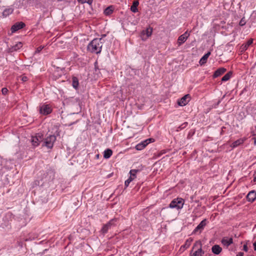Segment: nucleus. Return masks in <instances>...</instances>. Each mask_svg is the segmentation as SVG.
Listing matches in <instances>:
<instances>
[{"label":"nucleus","mask_w":256,"mask_h":256,"mask_svg":"<svg viewBox=\"0 0 256 256\" xmlns=\"http://www.w3.org/2000/svg\"><path fill=\"white\" fill-rule=\"evenodd\" d=\"M112 150L111 149L108 148L104 152V158H109L112 154Z\"/></svg>","instance_id":"29"},{"label":"nucleus","mask_w":256,"mask_h":256,"mask_svg":"<svg viewBox=\"0 0 256 256\" xmlns=\"http://www.w3.org/2000/svg\"><path fill=\"white\" fill-rule=\"evenodd\" d=\"M253 182L256 183V170L254 172Z\"/></svg>","instance_id":"42"},{"label":"nucleus","mask_w":256,"mask_h":256,"mask_svg":"<svg viewBox=\"0 0 256 256\" xmlns=\"http://www.w3.org/2000/svg\"><path fill=\"white\" fill-rule=\"evenodd\" d=\"M211 54L210 52H208L200 60L199 63L200 66L204 65L207 62L208 58L210 56Z\"/></svg>","instance_id":"22"},{"label":"nucleus","mask_w":256,"mask_h":256,"mask_svg":"<svg viewBox=\"0 0 256 256\" xmlns=\"http://www.w3.org/2000/svg\"><path fill=\"white\" fill-rule=\"evenodd\" d=\"M226 72V69L224 68H218L212 74V78H216L218 76H222Z\"/></svg>","instance_id":"17"},{"label":"nucleus","mask_w":256,"mask_h":256,"mask_svg":"<svg viewBox=\"0 0 256 256\" xmlns=\"http://www.w3.org/2000/svg\"><path fill=\"white\" fill-rule=\"evenodd\" d=\"M250 133L252 136V140H254V144H256V126H254V128H251Z\"/></svg>","instance_id":"32"},{"label":"nucleus","mask_w":256,"mask_h":256,"mask_svg":"<svg viewBox=\"0 0 256 256\" xmlns=\"http://www.w3.org/2000/svg\"><path fill=\"white\" fill-rule=\"evenodd\" d=\"M168 151H169V150H168V149L162 150L160 151H158V152H156V153L154 154V158H159L162 154L168 152Z\"/></svg>","instance_id":"30"},{"label":"nucleus","mask_w":256,"mask_h":256,"mask_svg":"<svg viewBox=\"0 0 256 256\" xmlns=\"http://www.w3.org/2000/svg\"><path fill=\"white\" fill-rule=\"evenodd\" d=\"M26 26L25 23L22 22H16L12 26L10 30L12 33H14L20 29L24 28Z\"/></svg>","instance_id":"10"},{"label":"nucleus","mask_w":256,"mask_h":256,"mask_svg":"<svg viewBox=\"0 0 256 256\" xmlns=\"http://www.w3.org/2000/svg\"><path fill=\"white\" fill-rule=\"evenodd\" d=\"M246 200L250 202H253L256 199V191L252 190L250 191L247 194Z\"/></svg>","instance_id":"18"},{"label":"nucleus","mask_w":256,"mask_h":256,"mask_svg":"<svg viewBox=\"0 0 256 256\" xmlns=\"http://www.w3.org/2000/svg\"><path fill=\"white\" fill-rule=\"evenodd\" d=\"M56 138L54 135H50L44 139V143L42 146H46L48 148L52 149L54 146V143L56 142Z\"/></svg>","instance_id":"5"},{"label":"nucleus","mask_w":256,"mask_h":256,"mask_svg":"<svg viewBox=\"0 0 256 256\" xmlns=\"http://www.w3.org/2000/svg\"><path fill=\"white\" fill-rule=\"evenodd\" d=\"M34 184L36 185H38L39 184V181L38 180H36L34 181Z\"/></svg>","instance_id":"46"},{"label":"nucleus","mask_w":256,"mask_h":256,"mask_svg":"<svg viewBox=\"0 0 256 256\" xmlns=\"http://www.w3.org/2000/svg\"><path fill=\"white\" fill-rule=\"evenodd\" d=\"M44 48V46H40L38 47L35 51V54L40 53L42 50Z\"/></svg>","instance_id":"38"},{"label":"nucleus","mask_w":256,"mask_h":256,"mask_svg":"<svg viewBox=\"0 0 256 256\" xmlns=\"http://www.w3.org/2000/svg\"><path fill=\"white\" fill-rule=\"evenodd\" d=\"M102 38H95L87 46V50L92 54H98L101 52L102 43Z\"/></svg>","instance_id":"1"},{"label":"nucleus","mask_w":256,"mask_h":256,"mask_svg":"<svg viewBox=\"0 0 256 256\" xmlns=\"http://www.w3.org/2000/svg\"><path fill=\"white\" fill-rule=\"evenodd\" d=\"M53 106L50 104H44L39 108V113L42 116H48L52 113Z\"/></svg>","instance_id":"2"},{"label":"nucleus","mask_w":256,"mask_h":256,"mask_svg":"<svg viewBox=\"0 0 256 256\" xmlns=\"http://www.w3.org/2000/svg\"><path fill=\"white\" fill-rule=\"evenodd\" d=\"M114 6L110 5L104 10V14L106 16H110L114 12Z\"/></svg>","instance_id":"21"},{"label":"nucleus","mask_w":256,"mask_h":256,"mask_svg":"<svg viewBox=\"0 0 256 256\" xmlns=\"http://www.w3.org/2000/svg\"><path fill=\"white\" fill-rule=\"evenodd\" d=\"M188 125V122H184L183 124H182L177 129V131L178 132L180 130H181L183 129H184L185 128H186Z\"/></svg>","instance_id":"33"},{"label":"nucleus","mask_w":256,"mask_h":256,"mask_svg":"<svg viewBox=\"0 0 256 256\" xmlns=\"http://www.w3.org/2000/svg\"><path fill=\"white\" fill-rule=\"evenodd\" d=\"M118 218H114L109 220L106 224L103 225L100 230V232L102 234H105L108 232V230L112 226H116V222H118Z\"/></svg>","instance_id":"4"},{"label":"nucleus","mask_w":256,"mask_h":256,"mask_svg":"<svg viewBox=\"0 0 256 256\" xmlns=\"http://www.w3.org/2000/svg\"><path fill=\"white\" fill-rule=\"evenodd\" d=\"M248 138L246 136L240 138L236 141L234 142L231 144L230 147L232 148H234L237 146H238L242 144L245 141L247 140Z\"/></svg>","instance_id":"15"},{"label":"nucleus","mask_w":256,"mask_h":256,"mask_svg":"<svg viewBox=\"0 0 256 256\" xmlns=\"http://www.w3.org/2000/svg\"><path fill=\"white\" fill-rule=\"evenodd\" d=\"M139 4L138 0H134L132 2V4L130 7V10L133 12H138V6Z\"/></svg>","instance_id":"25"},{"label":"nucleus","mask_w":256,"mask_h":256,"mask_svg":"<svg viewBox=\"0 0 256 256\" xmlns=\"http://www.w3.org/2000/svg\"><path fill=\"white\" fill-rule=\"evenodd\" d=\"M212 252L216 254H219L222 251V248L218 244L214 245L212 248Z\"/></svg>","instance_id":"26"},{"label":"nucleus","mask_w":256,"mask_h":256,"mask_svg":"<svg viewBox=\"0 0 256 256\" xmlns=\"http://www.w3.org/2000/svg\"><path fill=\"white\" fill-rule=\"evenodd\" d=\"M254 246V250H256V242L253 244Z\"/></svg>","instance_id":"45"},{"label":"nucleus","mask_w":256,"mask_h":256,"mask_svg":"<svg viewBox=\"0 0 256 256\" xmlns=\"http://www.w3.org/2000/svg\"><path fill=\"white\" fill-rule=\"evenodd\" d=\"M244 250L247 252L248 250V247L247 246V244H244V248H243Z\"/></svg>","instance_id":"43"},{"label":"nucleus","mask_w":256,"mask_h":256,"mask_svg":"<svg viewBox=\"0 0 256 256\" xmlns=\"http://www.w3.org/2000/svg\"><path fill=\"white\" fill-rule=\"evenodd\" d=\"M153 32V28L150 26L148 28H147L146 30H142L140 32L141 36H144V35H146V38H148L150 36L152 35Z\"/></svg>","instance_id":"19"},{"label":"nucleus","mask_w":256,"mask_h":256,"mask_svg":"<svg viewBox=\"0 0 256 256\" xmlns=\"http://www.w3.org/2000/svg\"><path fill=\"white\" fill-rule=\"evenodd\" d=\"M226 126H222L221 128V130L220 132V134L221 136L224 135L226 133Z\"/></svg>","instance_id":"39"},{"label":"nucleus","mask_w":256,"mask_h":256,"mask_svg":"<svg viewBox=\"0 0 256 256\" xmlns=\"http://www.w3.org/2000/svg\"><path fill=\"white\" fill-rule=\"evenodd\" d=\"M233 242L234 240L232 237L228 238L227 236H224L221 240L222 244L224 248H228L230 244H233Z\"/></svg>","instance_id":"13"},{"label":"nucleus","mask_w":256,"mask_h":256,"mask_svg":"<svg viewBox=\"0 0 256 256\" xmlns=\"http://www.w3.org/2000/svg\"><path fill=\"white\" fill-rule=\"evenodd\" d=\"M192 241H193V239L192 238H189L187 239L186 240L184 244L180 246V250L182 249L183 250H184L187 249L188 248L190 247V246L191 243Z\"/></svg>","instance_id":"24"},{"label":"nucleus","mask_w":256,"mask_h":256,"mask_svg":"<svg viewBox=\"0 0 256 256\" xmlns=\"http://www.w3.org/2000/svg\"><path fill=\"white\" fill-rule=\"evenodd\" d=\"M194 133H195V131L194 130H190L188 134L187 138L190 139L192 136L194 134Z\"/></svg>","instance_id":"36"},{"label":"nucleus","mask_w":256,"mask_h":256,"mask_svg":"<svg viewBox=\"0 0 256 256\" xmlns=\"http://www.w3.org/2000/svg\"><path fill=\"white\" fill-rule=\"evenodd\" d=\"M197 248V250L192 254L190 253L192 256H202L204 252L202 250V243L200 240H198L194 244L192 249Z\"/></svg>","instance_id":"7"},{"label":"nucleus","mask_w":256,"mask_h":256,"mask_svg":"<svg viewBox=\"0 0 256 256\" xmlns=\"http://www.w3.org/2000/svg\"><path fill=\"white\" fill-rule=\"evenodd\" d=\"M236 256H244V253L242 252H238V254H236Z\"/></svg>","instance_id":"44"},{"label":"nucleus","mask_w":256,"mask_h":256,"mask_svg":"<svg viewBox=\"0 0 256 256\" xmlns=\"http://www.w3.org/2000/svg\"><path fill=\"white\" fill-rule=\"evenodd\" d=\"M14 216L10 212H8L6 214L4 217L3 218V221L4 223L5 226H8L10 222L12 221L14 218Z\"/></svg>","instance_id":"11"},{"label":"nucleus","mask_w":256,"mask_h":256,"mask_svg":"<svg viewBox=\"0 0 256 256\" xmlns=\"http://www.w3.org/2000/svg\"><path fill=\"white\" fill-rule=\"evenodd\" d=\"M131 178H128L127 180H126L124 182V189H126L129 186L130 182H132L131 180Z\"/></svg>","instance_id":"37"},{"label":"nucleus","mask_w":256,"mask_h":256,"mask_svg":"<svg viewBox=\"0 0 256 256\" xmlns=\"http://www.w3.org/2000/svg\"><path fill=\"white\" fill-rule=\"evenodd\" d=\"M164 208H163L162 210H163Z\"/></svg>","instance_id":"51"},{"label":"nucleus","mask_w":256,"mask_h":256,"mask_svg":"<svg viewBox=\"0 0 256 256\" xmlns=\"http://www.w3.org/2000/svg\"><path fill=\"white\" fill-rule=\"evenodd\" d=\"M246 23V22L244 20V18H243L240 20L239 22V25L240 26H243L245 25Z\"/></svg>","instance_id":"41"},{"label":"nucleus","mask_w":256,"mask_h":256,"mask_svg":"<svg viewBox=\"0 0 256 256\" xmlns=\"http://www.w3.org/2000/svg\"><path fill=\"white\" fill-rule=\"evenodd\" d=\"M155 142V140L153 138H149L145 140L142 142H141L137 144L135 148L136 150H144L150 143L154 142Z\"/></svg>","instance_id":"8"},{"label":"nucleus","mask_w":256,"mask_h":256,"mask_svg":"<svg viewBox=\"0 0 256 256\" xmlns=\"http://www.w3.org/2000/svg\"><path fill=\"white\" fill-rule=\"evenodd\" d=\"M106 36V34H102L101 35V38H102H102H104L105 36Z\"/></svg>","instance_id":"47"},{"label":"nucleus","mask_w":256,"mask_h":256,"mask_svg":"<svg viewBox=\"0 0 256 256\" xmlns=\"http://www.w3.org/2000/svg\"><path fill=\"white\" fill-rule=\"evenodd\" d=\"M96 158H99V154H97L96 155Z\"/></svg>","instance_id":"50"},{"label":"nucleus","mask_w":256,"mask_h":256,"mask_svg":"<svg viewBox=\"0 0 256 256\" xmlns=\"http://www.w3.org/2000/svg\"><path fill=\"white\" fill-rule=\"evenodd\" d=\"M112 174H113V173L110 174L109 175H108V177L109 178V177L111 176L112 175Z\"/></svg>","instance_id":"48"},{"label":"nucleus","mask_w":256,"mask_h":256,"mask_svg":"<svg viewBox=\"0 0 256 256\" xmlns=\"http://www.w3.org/2000/svg\"><path fill=\"white\" fill-rule=\"evenodd\" d=\"M23 46V43L22 42H18L15 45L11 46L8 48V52H16L18 50L20 49Z\"/></svg>","instance_id":"20"},{"label":"nucleus","mask_w":256,"mask_h":256,"mask_svg":"<svg viewBox=\"0 0 256 256\" xmlns=\"http://www.w3.org/2000/svg\"><path fill=\"white\" fill-rule=\"evenodd\" d=\"M14 8H12L8 7L4 10L2 12V16L3 18H6L9 16L10 14L14 12Z\"/></svg>","instance_id":"23"},{"label":"nucleus","mask_w":256,"mask_h":256,"mask_svg":"<svg viewBox=\"0 0 256 256\" xmlns=\"http://www.w3.org/2000/svg\"><path fill=\"white\" fill-rule=\"evenodd\" d=\"M8 92V90L6 88H4L2 90V92L3 95H6Z\"/></svg>","instance_id":"40"},{"label":"nucleus","mask_w":256,"mask_h":256,"mask_svg":"<svg viewBox=\"0 0 256 256\" xmlns=\"http://www.w3.org/2000/svg\"><path fill=\"white\" fill-rule=\"evenodd\" d=\"M77 0L79 3H80L82 4L87 3L89 5H92L94 0Z\"/></svg>","instance_id":"34"},{"label":"nucleus","mask_w":256,"mask_h":256,"mask_svg":"<svg viewBox=\"0 0 256 256\" xmlns=\"http://www.w3.org/2000/svg\"><path fill=\"white\" fill-rule=\"evenodd\" d=\"M246 88H244V90L242 91V92H243L244 91H246Z\"/></svg>","instance_id":"49"},{"label":"nucleus","mask_w":256,"mask_h":256,"mask_svg":"<svg viewBox=\"0 0 256 256\" xmlns=\"http://www.w3.org/2000/svg\"><path fill=\"white\" fill-rule=\"evenodd\" d=\"M191 99L190 94H187L182 97L178 101V104L180 106H184L186 105Z\"/></svg>","instance_id":"12"},{"label":"nucleus","mask_w":256,"mask_h":256,"mask_svg":"<svg viewBox=\"0 0 256 256\" xmlns=\"http://www.w3.org/2000/svg\"><path fill=\"white\" fill-rule=\"evenodd\" d=\"M44 140V134L42 132L36 133L34 136L31 137L30 142L34 147L38 146Z\"/></svg>","instance_id":"3"},{"label":"nucleus","mask_w":256,"mask_h":256,"mask_svg":"<svg viewBox=\"0 0 256 256\" xmlns=\"http://www.w3.org/2000/svg\"><path fill=\"white\" fill-rule=\"evenodd\" d=\"M139 172L138 170L132 169L130 171V176L128 178H131V180H134L136 178V174Z\"/></svg>","instance_id":"28"},{"label":"nucleus","mask_w":256,"mask_h":256,"mask_svg":"<svg viewBox=\"0 0 256 256\" xmlns=\"http://www.w3.org/2000/svg\"><path fill=\"white\" fill-rule=\"evenodd\" d=\"M72 86L76 90H78L79 86V81L77 77L72 76Z\"/></svg>","instance_id":"27"},{"label":"nucleus","mask_w":256,"mask_h":256,"mask_svg":"<svg viewBox=\"0 0 256 256\" xmlns=\"http://www.w3.org/2000/svg\"><path fill=\"white\" fill-rule=\"evenodd\" d=\"M253 40V38H250L246 43L243 44L240 48V52L243 53L247 50L249 46L252 44Z\"/></svg>","instance_id":"16"},{"label":"nucleus","mask_w":256,"mask_h":256,"mask_svg":"<svg viewBox=\"0 0 256 256\" xmlns=\"http://www.w3.org/2000/svg\"><path fill=\"white\" fill-rule=\"evenodd\" d=\"M232 72L230 71L226 74L222 78V82H226L232 76Z\"/></svg>","instance_id":"31"},{"label":"nucleus","mask_w":256,"mask_h":256,"mask_svg":"<svg viewBox=\"0 0 256 256\" xmlns=\"http://www.w3.org/2000/svg\"><path fill=\"white\" fill-rule=\"evenodd\" d=\"M20 78H21L22 81L24 82H26L28 80V76H26L24 74L20 76Z\"/></svg>","instance_id":"35"},{"label":"nucleus","mask_w":256,"mask_h":256,"mask_svg":"<svg viewBox=\"0 0 256 256\" xmlns=\"http://www.w3.org/2000/svg\"><path fill=\"white\" fill-rule=\"evenodd\" d=\"M184 200L180 198H174L170 203L168 208H176L178 210H180L182 208L184 204Z\"/></svg>","instance_id":"6"},{"label":"nucleus","mask_w":256,"mask_h":256,"mask_svg":"<svg viewBox=\"0 0 256 256\" xmlns=\"http://www.w3.org/2000/svg\"><path fill=\"white\" fill-rule=\"evenodd\" d=\"M190 36V34L188 33V31H186L184 34L180 35L178 39L177 44L178 46H180L184 44Z\"/></svg>","instance_id":"14"},{"label":"nucleus","mask_w":256,"mask_h":256,"mask_svg":"<svg viewBox=\"0 0 256 256\" xmlns=\"http://www.w3.org/2000/svg\"><path fill=\"white\" fill-rule=\"evenodd\" d=\"M207 224V220L204 219L203 220L200 224L194 229V230L192 232V234H200L204 230V227Z\"/></svg>","instance_id":"9"},{"label":"nucleus","mask_w":256,"mask_h":256,"mask_svg":"<svg viewBox=\"0 0 256 256\" xmlns=\"http://www.w3.org/2000/svg\"><path fill=\"white\" fill-rule=\"evenodd\" d=\"M190 256H192L190 254Z\"/></svg>","instance_id":"52"}]
</instances>
